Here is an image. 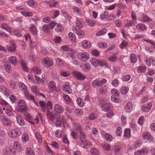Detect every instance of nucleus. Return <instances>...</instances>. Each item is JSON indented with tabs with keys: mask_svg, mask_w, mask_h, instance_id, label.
<instances>
[{
	"mask_svg": "<svg viewBox=\"0 0 155 155\" xmlns=\"http://www.w3.org/2000/svg\"><path fill=\"white\" fill-rule=\"evenodd\" d=\"M46 116L47 119L51 121H54V120L59 117L58 114L55 113V111H50L49 110L48 107H47Z\"/></svg>",
	"mask_w": 155,
	"mask_h": 155,
	"instance_id": "obj_1",
	"label": "nucleus"
},
{
	"mask_svg": "<svg viewBox=\"0 0 155 155\" xmlns=\"http://www.w3.org/2000/svg\"><path fill=\"white\" fill-rule=\"evenodd\" d=\"M77 56L78 58L82 62H86L89 58V54L86 52L78 53Z\"/></svg>",
	"mask_w": 155,
	"mask_h": 155,
	"instance_id": "obj_2",
	"label": "nucleus"
},
{
	"mask_svg": "<svg viewBox=\"0 0 155 155\" xmlns=\"http://www.w3.org/2000/svg\"><path fill=\"white\" fill-rule=\"evenodd\" d=\"M21 131L18 128L10 130L8 133L9 137H16L21 135Z\"/></svg>",
	"mask_w": 155,
	"mask_h": 155,
	"instance_id": "obj_3",
	"label": "nucleus"
},
{
	"mask_svg": "<svg viewBox=\"0 0 155 155\" xmlns=\"http://www.w3.org/2000/svg\"><path fill=\"white\" fill-rule=\"evenodd\" d=\"M42 63L45 67L48 68L53 65V61L50 58H45L42 60Z\"/></svg>",
	"mask_w": 155,
	"mask_h": 155,
	"instance_id": "obj_4",
	"label": "nucleus"
},
{
	"mask_svg": "<svg viewBox=\"0 0 155 155\" xmlns=\"http://www.w3.org/2000/svg\"><path fill=\"white\" fill-rule=\"evenodd\" d=\"M25 105V102L24 100L20 101L18 103V106L20 107L18 109L19 111L21 112H25L27 109Z\"/></svg>",
	"mask_w": 155,
	"mask_h": 155,
	"instance_id": "obj_5",
	"label": "nucleus"
},
{
	"mask_svg": "<svg viewBox=\"0 0 155 155\" xmlns=\"http://www.w3.org/2000/svg\"><path fill=\"white\" fill-rule=\"evenodd\" d=\"M144 61L148 66H150L151 64L153 66H155V59L153 57L151 56L149 58L146 56L144 58Z\"/></svg>",
	"mask_w": 155,
	"mask_h": 155,
	"instance_id": "obj_6",
	"label": "nucleus"
},
{
	"mask_svg": "<svg viewBox=\"0 0 155 155\" xmlns=\"http://www.w3.org/2000/svg\"><path fill=\"white\" fill-rule=\"evenodd\" d=\"M107 82V80L105 79H104L101 80H95L93 81L92 83V85L93 87L101 86L106 83Z\"/></svg>",
	"mask_w": 155,
	"mask_h": 155,
	"instance_id": "obj_7",
	"label": "nucleus"
},
{
	"mask_svg": "<svg viewBox=\"0 0 155 155\" xmlns=\"http://www.w3.org/2000/svg\"><path fill=\"white\" fill-rule=\"evenodd\" d=\"M73 75L77 79L80 80H84L86 78V77L82 74L75 71L72 73Z\"/></svg>",
	"mask_w": 155,
	"mask_h": 155,
	"instance_id": "obj_8",
	"label": "nucleus"
},
{
	"mask_svg": "<svg viewBox=\"0 0 155 155\" xmlns=\"http://www.w3.org/2000/svg\"><path fill=\"white\" fill-rule=\"evenodd\" d=\"M152 106V104L151 103L148 104H145L142 106V110L143 112H148L151 109Z\"/></svg>",
	"mask_w": 155,
	"mask_h": 155,
	"instance_id": "obj_9",
	"label": "nucleus"
},
{
	"mask_svg": "<svg viewBox=\"0 0 155 155\" xmlns=\"http://www.w3.org/2000/svg\"><path fill=\"white\" fill-rule=\"evenodd\" d=\"M77 26H73L72 27V30L73 31H76L78 29H80L83 27V25L81 22L79 20L77 19L76 21Z\"/></svg>",
	"mask_w": 155,
	"mask_h": 155,
	"instance_id": "obj_10",
	"label": "nucleus"
},
{
	"mask_svg": "<svg viewBox=\"0 0 155 155\" xmlns=\"http://www.w3.org/2000/svg\"><path fill=\"white\" fill-rule=\"evenodd\" d=\"M91 44L90 41L86 40H84L81 43V46L83 48L88 49L91 46Z\"/></svg>",
	"mask_w": 155,
	"mask_h": 155,
	"instance_id": "obj_11",
	"label": "nucleus"
},
{
	"mask_svg": "<svg viewBox=\"0 0 155 155\" xmlns=\"http://www.w3.org/2000/svg\"><path fill=\"white\" fill-rule=\"evenodd\" d=\"M140 20L143 22H149L152 21V19L145 14H143L141 16Z\"/></svg>",
	"mask_w": 155,
	"mask_h": 155,
	"instance_id": "obj_12",
	"label": "nucleus"
},
{
	"mask_svg": "<svg viewBox=\"0 0 155 155\" xmlns=\"http://www.w3.org/2000/svg\"><path fill=\"white\" fill-rule=\"evenodd\" d=\"M132 107L133 105L132 102L129 101L125 105L124 109L126 112H130L131 110Z\"/></svg>",
	"mask_w": 155,
	"mask_h": 155,
	"instance_id": "obj_13",
	"label": "nucleus"
},
{
	"mask_svg": "<svg viewBox=\"0 0 155 155\" xmlns=\"http://www.w3.org/2000/svg\"><path fill=\"white\" fill-rule=\"evenodd\" d=\"M90 62L93 66L94 67H96L98 66L99 63H101V62H103V61H99L96 59L92 58Z\"/></svg>",
	"mask_w": 155,
	"mask_h": 155,
	"instance_id": "obj_14",
	"label": "nucleus"
},
{
	"mask_svg": "<svg viewBox=\"0 0 155 155\" xmlns=\"http://www.w3.org/2000/svg\"><path fill=\"white\" fill-rule=\"evenodd\" d=\"M81 146L83 147H90L91 146V143L85 139L81 140Z\"/></svg>",
	"mask_w": 155,
	"mask_h": 155,
	"instance_id": "obj_15",
	"label": "nucleus"
},
{
	"mask_svg": "<svg viewBox=\"0 0 155 155\" xmlns=\"http://www.w3.org/2000/svg\"><path fill=\"white\" fill-rule=\"evenodd\" d=\"M144 139L148 140L149 141H152L153 140V138L150 134L148 132H144L143 135Z\"/></svg>",
	"mask_w": 155,
	"mask_h": 155,
	"instance_id": "obj_16",
	"label": "nucleus"
},
{
	"mask_svg": "<svg viewBox=\"0 0 155 155\" xmlns=\"http://www.w3.org/2000/svg\"><path fill=\"white\" fill-rule=\"evenodd\" d=\"M16 46L14 41H12L11 42L10 45L7 46V49L8 51L10 52H13L16 49Z\"/></svg>",
	"mask_w": 155,
	"mask_h": 155,
	"instance_id": "obj_17",
	"label": "nucleus"
},
{
	"mask_svg": "<svg viewBox=\"0 0 155 155\" xmlns=\"http://www.w3.org/2000/svg\"><path fill=\"white\" fill-rule=\"evenodd\" d=\"M8 61L10 63L14 65H16L18 63L16 57L14 56L10 57L8 58Z\"/></svg>",
	"mask_w": 155,
	"mask_h": 155,
	"instance_id": "obj_18",
	"label": "nucleus"
},
{
	"mask_svg": "<svg viewBox=\"0 0 155 155\" xmlns=\"http://www.w3.org/2000/svg\"><path fill=\"white\" fill-rule=\"evenodd\" d=\"M54 110L58 115L60 113L63 112V108L60 105L58 104L55 105L54 106Z\"/></svg>",
	"mask_w": 155,
	"mask_h": 155,
	"instance_id": "obj_19",
	"label": "nucleus"
},
{
	"mask_svg": "<svg viewBox=\"0 0 155 155\" xmlns=\"http://www.w3.org/2000/svg\"><path fill=\"white\" fill-rule=\"evenodd\" d=\"M2 122L5 125L10 126L11 125V122L10 120L6 117H3L2 119Z\"/></svg>",
	"mask_w": 155,
	"mask_h": 155,
	"instance_id": "obj_20",
	"label": "nucleus"
},
{
	"mask_svg": "<svg viewBox=\"0 0 155 155\" xmlns=\"http://www.w3.org/2000/svg\"><path fill=\"white\" fill-rule=\"evenodd\" d=\"M68 39L72 43H75L76 40V38L74 34L71 32L69 33Z\"/></svg>",
	"mask_w": 155,
	"mask_h": 155,
	"instance_id": "obj_21",
	"label": "nucleus"
},
{
	"mask_svg": "<svg viewBox=\"0 0 155 155\" xmlns=\"http://www.w3.org/2000/svg\"><path fill=\"white\" fill-rule=\"evenodd\" d=\"M137 28L140 31H144L147 29V27L143 24L139 23L136 26Z\"/></svg>",
	"mask_w": 155,
	"mask_h": 155,
	"instance_id": "obj_22",
	"label": "nucleus"
},
{
	"mask_svg": "<svg viewBox=\"0 0 155 155\" xmlns=\"http://www.w3.org/2000/svg\"><path fill=\"white\" fill-rule=\"evenodd\" d=\"M111 106V104L109 103H105L102 106V110L105 112H107L110 110L109 108Z\"/></svg>",
	"mask_w": 155,
	"mask_h": 155,
	"instance_id": "obj_23",
	"label": "nucleus"
},
{
	"mask_svg": "<svg viewBox=\"0 0 155 155\" xmlns=\"http://www.w3.org/2000/svg\"><path fill=\"white\" fill-rule=\"evenodd\" d=\"M0 91L1 92L3 93L5 95H8L9 94L8 90L6 87L3 86H0Z\"/></svg>",
	"mask_w": 155,
	"mask_h": 155,
	"instance_id": "obj_24",
	"label": "nucleus"
},
{
	"mask_svg": "<svg viewBox=\"0 0 155 155\" xmlns=\"http://www.w3.org/2000/svg\"><path fill=\"white\" fill-rule=\"evenodd\" d=\"M17 122L21 126L24 125L25 123L22 118L20 115H18L16 117Z\"/></svg>",
	"mask_w": 155,
	"mask_h": 155,
	"instance_id": "obj_25",
	"label": "nucleus"
},
{
	"mask_svg": "<svg viewBox=\"0 0 155 155\" xmlns=\"http://www.w3.org/2000/svg\"><path fill=\"white\" fill-rule=\"evenodd\" d=\"M5 68L6 71L8 73L12 72V68L9 63L7 62L4 64Z\"/></svg>",
	"mask_w": 155,
	"mask_h": 155,
	"instance_id": "obj_26",
	"label": "nucleus"
},
{
	"mask_svg": "<svg viewBox=\"0 0 155 155\" xmlns=\"http://www.w3.org/2000/svg\"><path fill=\"white\" fill-rule=\"evenodd\" d=\"M86 22L87 24L89 26L93 27L95 24L96 21L94 20H91L89 19L86 20Z\"/></svg>",
	"mask_w": 155,
	"mask_h": 155,
	"instance_id": "obj_27",
	"label": "nucleus"
},
{
	"mask_svg": "<svg viewBox=\"0 0 155 155\" xmlns=\"http://www.w3.org/2000/svg\"><path fill=\"white\" fill-rule=\"evenodd\" d=\"M107 87L106 85H104L99 89V92L101 94H105L107 92Z\"/></svg>",
	"mask_w": 155,
	"mask_h": 155,
	"instance_id": "obj_28",
	"label": "nucleus"
},
{
	"mask_svg": "<svg viewBox=\"0 0 155 155\" xmlns=\"http://www.w3.org/2000/svg\"><path fill=\"white\" fill-rule=\"evenodd\" d=\"M27 3L28 5L32 8H36L37 6V3L36 2L33 0H29Z\"/></svg>",
	"mask_w": 155,
	"mask_h": 155,
	"instance_id": "obj_29",
	"label": "nucleus"
},
{
	"mask_svg": "<svg viewBox=\"0 0 155 155\" xmlns=\"http://www.w3.org/2000/svg\"><path fill=\"white\" fill-rule=\"evenodd\" d=\"M20 62L21 65V67L23 71H28V67L25 61L23 60H20Z\"/></svg>",
	"mask_w": 155,
	"mask_h": 155,
	"instance_id": "obj_30",
	"label": "nucleus"
},
{
	"mask_svg": "<svg viewBox=\"0 0 155 155\" xmlns=\"http://www.w3.org/2000/svg\"><path fill=\"white\" fill-rule=\"evenodd\" d=\"M75 32H76L79 38H82L84 35V31L80 29H78L76 31H73Z\"/></svg>",
	"mask_w": 155,
	"mask_h": 155,
	"instance_id": "obj_31",
	"label": "nucleus"
},
{
	"mask_svg": "<svg viewBox=\"0 0 155 155\" xmlns=\"http://www.w3.org/2000/svg\"><path fill=\"white\" fill-rule=\"evenodd\" d=\"M77 104L81 107H83L84 106V101L81 98L79 97L77 99Z\"/></svg>",
	"mask_w": 155,
	"mask_h": 155,
	"instance_id": "obj_32",
	"label": "nucleus"
},
{
	"mask_svg": "<svg viewBox=\"0 0 155 155\" xmlns=\"http://www.w3.org/2000/svg\"><path fill=\"white\" fill-rule=\"evenodd\" d=\"M1 27L2 28L6 30L9 32L11 31V28L6 23L2 24Z\"/></svg>",
	"mask_w": 155,
	"mask_h": 155,
	"instance_id": "obj_33",
	"label": "nucleus"
},
{
	"mask_svg": "<svg viewBox=\"0 0 155 155\" xmlns=\"http://www.w3.org/2000/svg\"><path fill=\"white\" fill-rule=\"evenodd\" d=\"M55 83L54 81L50 82L49 84V89L51 91H53L55 89Z\"/></svg>",
	"mask_w": 155,
	"mask_h": 155,
	"instance_id": "obj_34",
	"label": "nucleus"
},
{
	"mask_svg": "<svg viewBox=\"0 0 155 155\" xmlns=\"http://www.w3.org/2000/svg\"><path fill=\"white\" fill-rule=\"evenodd\" d=\"M136 23V21H135L130 20L128 23L125 24L124 26L125 27H129L130 26H134Z\"/></svg>",
	"mask_w": 155,
	"mask_h": 155,
	"instance_id": "obj_35",
	"label": "nucleus"
},
{
	"mask_svg": "<svg viewBox=\"0 0 155 155\" xmlns=\"http://www.w3.org/2000/svg\"><path fill=\"white\" fill-rule=\"evenodd\" d=\"M68 53H69L68 55H70L71 58H74L76 56V52L74 50L68 48Z\"/></svg>",
	"mask_w": 155,
	"mask_h": 155,
	"instance_id": "obj_36",
	"label": "nucleus"
},
{
	"mask_svg": "<svg viewBox=\"0 0 155 155\" xmlns=\"http://www.w3.org/2000/svg\"><path fill=\"white\" fill-rule=\"evenodd\" d=\"M124 135L127 138H129L130 137V128H127L125 130Z\"/></svg>",
	"mask_w": 155,
	"mask_h": 155,
	"instance_id": "obj_37",
	"label": "nucleus"
},
{
	"mask_svg": "<svg viewBox=\"0 0 155 155\" xmlns=\"http://www.w3.org/2000/svg\"><path fill=\"white\" fill-rule=\"evenodd\" d=\"M146 69V67L145 66L143 65L140 66L137 68V70L138 73H142L145 72Z\"/></svg>",
	"mask_w": 155,
	"mask_h": 155,
	"instance_id": "obj_38",
	"label": "nucleus"
},
{
	"mask_svg": "<svg viewBox=\"0 0 155 155\" xmlns=\"http://www.w3.org/2000/svg\"><path fill=\"white\" fill-rule=\"evenodd\" d=\"M129 90L128 88L126 86L122 87L120 90V92L123 94H126Z\"/></svg>",
	"mask_w": 155,
	"mask_h": 155,
	"instance_id": "obj_39",
	"label": "nucleus"
},
{
	"mask_svg": "<svg viewBox=\"0 0 155 155\" xmlns=\"http://www.w3.org/2000/svg\"><path fill=\"white\" fill-rule=\"evenodd\" d=\"M40 107L41 108L42 112H45L46 110V108L45 104L43 101H40L39 102Z\"/></svg>",
	"mask_w": 155,
	"mask_h": 155,
	"instance_id": "obj_40",
	"label": "nucleus"
},
{
	"mask_svg": "<svg viewBox=\"0 0 155 155\" xmlns=\"http://www.w3.org/2000/svg\"><path fill=\"white\" fill-rule=\"evenodd\" d=\"M27 155H34V153L32 149L30 147L27 148L26 150Z\"/></svg>",
	"mask_w": 155,
	"mask_h": 155,
	"instance_id": "obj_41",
	"label": "nucleus"
},
{
	"mask_svg": "<svg viewBox=\"0 0 155 155\" xmlns=\"http://www.w3.org/2000/svg\"><path fill=\"white\" fill-rule=\"evenodd\" d=\"M130 59L132 63H135L137 61V57L134 54H132L130 56Z\"/></svg>",
	"mask_w": 155,
	"mask_h": 155,
	"instance_id": "obj_42",
	"label": "nucleus"
},
{
	"mask_svg": "<svg viewBox=\"0 0 155 155\" xmlns=\"http://www.w3.org/2000/svg\"><path fill=\"white\" fill-rule=\"evenodd\" d=\"M91 68V65L89 64H86L83 68V70L85 72H88Z\"/></svg>",
	"mask_w": 155,
	"mask_h": 155,
	"instance_id": "obj_43",
	"label": "nucleus"
},
{
	"mask_svg": "<svg viewBox=\"0 0 155 155\" xmlns=\"http://www.w3.org/2000/svg\"><path fill=\"white\" fill-rule=\"evenodd\" d=\"M119 81L117 79L113 80L111 82L112 85L114 87H117L119 84Z\"/></svg>",
	"mask_w": 155,
	"mask_h": 155,
	"instance_id": "obj_44",
	"label": "nucleus"
},
{
	"mask_svg": "<svg viewBox=\"0 0 155 155\" xmlns=\"http://www.w3.org/2000/svg\"><path fill=\"white\" fill-rule=\"evenodd\" d=\"M107 31L106 28H103L101 29L100 31L97 32L96 33V35L97 36H99L105 34Z\"/></svg>",
	"mask_w": 155,
	"mask_h": 155,
	"instance_id": "obj_45",
	"label": "nucleus"
},
{
	"mask_svg": "<svg viewBox=\"0 0 155 155\" xmlns=\"http://www.w3.org/2000/svg\"><path fill=\"white\" fill-rule=\"evenodd\" d=\"M31 72L35 73L37 74H39L41 73L39 68L36 67L33 68H32Z\"/></svg>",
	"mask_w": 155,
	"mask_h": 155,
	"instance_id": "obj_46",
	"label": "nucleus"
},
{
	"mask_svg": "<svg viewBox=\"0 0 155 155\" xmlns=\"http://www.w3.org/2000/svg\"><path fill=\"white\" fill-rule=\"evenodd\" d=\"M30 31L33 35H36L37 34V30L35 26L33 25L31 27Z\"/></svg>",
	"mask_w": 155,
	"mask_h": 155,
	"instance_id": "obj_47",
	"label": "nucleus"
},
{
	"mask_svg": "<svg viewBox=\"0 0 155 155\" xmlns=\"http://www.w3.org/2000/svg\"><path fill=\"white\" fill-rule=\"evenodd\" d=\"M122 132V128L120 127H118L116 131V133L117 136H120Z\"/></svg>",
	"mask_w": 155,
	"mask_h": 155,
	"instance_id": "obj_48",
	"label": "nucleus"
},
{
	"mask_svg": "<svg viewBox=\"0 0 155 155\" xmlns=\"http://www.w3.org/2000/svg\"><path fill=\"white\" fill-rule=\"evenodd\" d=\"M55 30L57 32H62L63 30L62 25L60 24H57V26L55 28Z\"/></svg>",
	"mask_w": 155,
	"mask_h": 155,
	"instance_id": "obj_49",
	"label": "nucleus"
},
{
	"mask_svg": "<svg viewBox=\"0 0 155 155\" xmlns=\"http://www.w3.org/2000/svg\"><path fill=\"white\" fill-rule=\"evenodd\" d=\"M90 152L92 155H98L99 153L97 149L94 148H91Z\"/></svg>",
	"mask_w": 155,
	"mask_h": 155,
	"instance_id": "obj_50",
	"label": "nucleus"
},
{
	"mask_svg": "<svg viewBox=\"0 0 155 155\" xmlns=\"http://www.w3.org/2000/svg\"><path fill=\"white\" fill-rule=\"evenodd\" d=\"M108 15V12L105 11L102 12L100 15V18L101 19H105Z\"/></svg>",
	"mask_w": 155,
	"mask_h": 155,
	"instance_id": "obj_51",
	"label": "nucleus"
},
{
	"mask_svg": "<svg viewBox=\"0 0 155 155\" xmlns=\"http://www.w3.org/2000/svg\"><path fill=\"white\" fill-rule=\"evenodd\" d=\"M105 137L106 140L109 142L111 141L112 140V136L108 134H105Z\"/></svg>",
	"mask_w": 155,
	"mask_h": 155,
	"instance_id": "obj_52",
	"label": "nucleus"
},
{
	"mask_svg": "<svg viewBox=\"0 0 155 155\" xmlns=\"http://www.w3.org/2000/svg\"><path fill=\"white\" fill-rule=\"evenodd\" d=\"M98 47L104 49L107 48V45L105 43H99L98 45Z\"/></svg>",
	"mask_w": 155,
	"mask_h": 155,
	"instance_id": "obj_53",
	"label": "nucleus"
},
{
	"mask_svg": "<svg viewBox=\"0 0 155 155\" xmlns=\"http://www.w3.org/2000/svg\"><path fill=\"white\" fill-rule=\"evenodd\" d=\"M74 112L75 114L80 116L82 115L83 114V111L80 109H76L74 111Z\"/></svg>",
	"mask_w": 155,
	"mask_h": 155,
	"instance_id": "obj_54",
	"label": "nucleus"
},
{
	"mask_svg": "<svg viewBox=\"0 0 155 155\" xmlns=\"http://www.w3.org/2000/svg\"><path fill=\"white\" fill-rule=\"evenodd\" d=\"M42 29L46 33H49L50 32L49 27L47 25H44L42 27Z\"/></svg>",
	"mask_w": 155,
	"mask_h": 155,
	"instance_id": "obj_55",
	"label": "nucleus"
},
{
	"mask_svg": "<svg viewBox=\"0 0 155 155\" xmlns=\"http://www.w3.org/2000/svg\"><path fill=\"white\" fill-rule=\"evenodd\" d=\"M108 59L110 61L114 62L117 60V57L115 55H112Z\"/></svg>",
	"mask_w": 155,
	"mask_h": 155,
	"instance_id": "obj_56",
	"label": "nucleus"
},
{
	"mask_svg": "<svg viewBox=\"0 0 155 155\" xmlns=\"http://www.w3.org/2000/svg\"><path fill=\"white\" fill-rule=\"evenodd\" d=\"M108 112L107 114L106 117H107L110 118L114 115V112L112 110H110L107 111Z\"/></svg>",
	"mask_w": 155,
	"mask_h": 155,
	"instance_id": "obj_57",
	"label": "nucleus"
},
{
	"mask_svg": "<svg viewBox=\"0 0 155 155\" xmlns=\"http://www.w3.org/2000/svg\"><path fill=\"white\" fill-rule=\"evenodd\" d=\"M127 45V42L125 41H124L121 43L120 47L121 49L126 48Z\"/></svg>",
	"mask_w": 155,
	"mask_h": 155,
	"instance_id": "obj_58",
	"label": "nucleus"
},
{
	"mask_svg": "<svg viewBox=\"0 0 155 155\" xmlns=\"http://www.w3.org/2000/svg\"><path fill=\"white\" fill-rule=\"evenodd\" d=\"M61 124L62 122L61 119L58 117V118H57V120L55 122L56 126L57 127H59L61 125Z\"/></svg>",
	"mask_w": 155,
	"mask_h": 155,
	"instance_id": "obj_59",
	"label": "nucleus"
},
{
	"mask_svg": "<svg viewBox=\"0 0 155 155\" xmlns=\"http://www.w3.org/2000/svg\"><path fill=\"white\" fill-rule=\"evenodd\" d=\"M49 4L51 6L55 7L58 5V2L54 0H51L49 1Z\"/></svg>",
	"mask_w": 155,
	"mask_h": 155,
	"instance_id": "obj_60",
	"label": "nucleus"
},
{
	"mask_svg": "<svg viewBox=\"0 0 155 155\" xmlns=\"http://www.w3.org/2000/svg\"><path fill=\"white\" fill-rule=\"evenodd\" d=\"M72 8L74 10V12L76 14H80V10L78 7L72 6Z\"/></svg>",
	"mask_w": 155,
	"mask_h": 155,
	"instance_id": "obj_61",
	"label": "nucleus"
},
{
	"mask_svg": "<svg viewBox=\"0 0 155 155\" xmlns=\"http://www.w3.org/2000/svg\"><path fill=\"white\" fill-rule=\"evenodd\" d=\"M97 117V115L94 113L90 114L89 117V119L90 120H93Z\"/></svg>",
	"mask_w": 155,
	"mask_h": 155,
	"instance_id": "obj_62",
	"label": "nucleus"
},
{
	"mask_svg": "<svg viewBox=\"0 0 155 155\" xmlns=\"http://www.w3.org/2000/svg\"><path fill=\"white\" fill-rule=\"evenodd\" d=\"M111 92L112 94L115 96H118L119 93V91L115 89H112Z\"/></svg>",
	"mask_w": 155,
	"mask_h": 155,
	"instance_id": "obj_63",
	"label": "nucleus"
},
{
	"mask_svg": "<svg viewBox=\"0 0 155 155\" xmlns=\"http://www.w3.org/2000/svg\"><path fill=\"white\" fill-rule=\"evenodd\" d=\"M103 148L106 150H109L110 148V145L107 143H105L102 145Z\"/></svg>",
	"mask_w": 155,
	"mask_h": 155,
	"instance_id": "obj_64",
	"label": "nucleus"
}]
</instances>
